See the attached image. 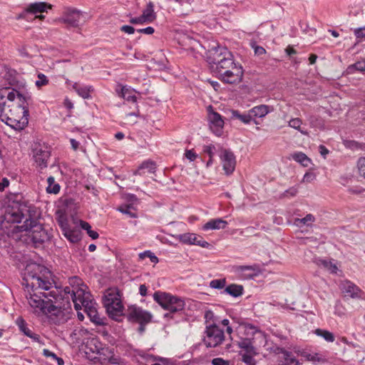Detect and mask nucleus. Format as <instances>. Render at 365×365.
Instances as JSON below:
<instances>
[{
	"mask_svg": "<svg viewBox=\"0 0 365 365\" xmlns=\"http://www.w3.org/2000/svg\"><path fill=\"white\" fill-rule=\"evenodd\" d=\"M356 71L361 72L365 71V59L362 61H359L349 66L348 68H346V73L348 74H352Z\"/></svg>",
	"mask_w": 365,
	"mask_h": 365,
	"instance_id": "37",
	"label": "nucleus"
},
{
	"mask_svg": "<svg viewBox=\"0 0 365 365\" xmlns=\"http://www.w3.org/2000/svg\"><path fill=\"white\" fill-rule=\"evenodd\" d=\"M48 184L46 191L48 193L57 194L60 191V185L58 183H55V179L53 176H50L47 179Z\"/></svg>",
	"mask_w": 365,
	"mask_h": 365,
	"instance_id": "38",
	"label": "nucleus"
},
{
	"mask_svg": "<svg viewBox=\"0 0 365 365\" xmlns=\"http://www.w3.org/2000/svg\"><path fill=\"white\" fill-rule=\"evenodd\" d=\"M228 225L227 222L222 218H217L209 220L202 228L204 230L225 229Z\"/></svg>",
	"mask_w": 365,
	"mask_h": 365,
	"instance_id": "23",
	"label": "nucleus"
},
{
	"mask_svg": "<svg viewBox=\"0 0 365 365\" xmlns=\"http://www.w3.org/2000/svg\"><path fill=\"white\" fill-rule=\"evenodd\" d=\"M238 346L240 348L244 349L246 353L253 354H257L255 347L252 344V340L250 339H242L241 341L238 342Z\"/></svg>",
	"mask_w": 365,
	"mask_h": 365,
	"instance_id": "33",
	"label": "nucleus"
},
{
	"mask_svg": "<svg viewBox=\"0 0 365 365\" xmlns=\"http://www.w3.org/2000/svg\"><path fill=\"white\" fill-rule=\"evenodd\" d=\"M48 273H49V271L46 267L31 262L25 267L24 280L26 282L28 285H31V282L36 281L37 278Z\"/></svg>",
	"mask_w": 365,
	"mask_h": 365,
	"instance_id": "10",
	"label": "nucleus"
},
{
	"mask_svg": "<svg viewBox=\"0 0 365 365\" xmlns=\"http://www.w3.org/2000/svg\"><path fill=\"white\" fill-rule=\"evenodd\" d=\"M225 340L224 331L215 323L206 325L203 336V343L206 347L214 348L220 345Z\"/></svg>",
	"mask_w": 365,
	"mask_h": 365,
	"instance_id": "6",
	"label": "nucleus"
},
{
	"mask_svg": "<svg viewBox=\"0 0 365 365\" xmlns=\"http://www.w3.org/2000/svg\"><path fill=\"white\" fill-rule=\"evenodd\" d=\"M313 363L323 364L327 361L326 356L321 353H314Z\"/></svg>",
	"mask_w": 365,
	"mask_h": 365,
	"instance_id": "52",
	"label": "nucleus"
},
{
	"mask_svg": "<svg viewBox=\"0 0 365 365\" xmlns=\"http://www.w3.org/2000/svg\"><path fill=\"white\" fill-rule=\"evenodd\" d=\"M96 348L97 349V354L103 357V361H106L110 354H113V351H114L113 349L109 348L108 346L98 347L96 346Z\"/></svg>",
	"mask_w": 365,
	"mask_h": 365,
	"instance_id": "41",
	"label": "nucleus"
},
{
	"mask_svg": "<svg viewBox=\"0 0 365 365\" xmlns=\"http://www.w3.org/2000/svg\"><path fill=\"white\" fill-rule=\"evenodd\" d=\"M302 120L299 118H293L289 121V125L290 127L299 130L302 133H304V132L300 130Z\"/></svg>",
	"mask_w": 365,
	"mask_h": 365,
	"instance_id": "51",
	"label": "nucleus"
},
{
	"mask_svg": "<svg viewBox=\"0 0 365 365\" xmlns=\"http://www.w3.org/2000/svg\"><path fill=\"white\" fill-rule=\"evenodd\" d=\"M142 16L148 24L152 23L156 19L157 15L154 11V4L152 1L147 4L145 9L143 11Z\"/></svg>",
	"mask_w": 365,
	"mask_h": 365,
	"instance_id": "25",
	"label": "nucleus"
},
{
	"mask_svg": "<svg viewBox=\"0 0 365 365\" xmlns=\"http://www.w3.org/2000/svg\"><path fill=\"white\" fill-rule=\"evenodd\" d=\"M202 151L207 154L210 158H213L215 153L217 151V149L215 145L210 144L204 145Z\"/></svg>",
	"mask_w": 365,
	"mask_h": 365,
	"instance_id": "44",
	"label": "nucleus"
},
{
	"mask_svg": "<svg viewBox=\"0 0 365 365\" xmlns=\"http://www.w3.org/2000/svg\"><path fill=\"white\" fill-rule=\"evenodd\" d=\"M16 322L21 331L27 336H31V334L32 331L27 327V324L23 318H17Z\"/></svg>",
	"mask_w": 365,
	"mask_h": 365,
	"instance_id": "40",
	"label": "nucleus"
},
{
	"mask_svg": "<svg viewBox=\"0 0 365 365\" xmlns=\"http://www.w3.org/2000/svg\"><path fill=\"white\" fill-rule=\"evenodd\" d=\"M340 288L345 296H349L353 299L361 298L364 294L363 291L358 286L349 280L341 282Z\"/></svg>",
	"mask_w": 365,
	"mask_h": 365,
	"instance_id": "18",
	"label": "nucleus"
},
{
	"mask_svg": "<svg viewBox=\"0 0 365 365\" xmlns=\"http://www.w3.org/2000/svg\"><path fill=\"white\" fill-rule=\"evenodd\" d=\"M37 76H38V80L35 83L36 87L41 88V87L46 86L48 83V78L43 73H38Z\"/></svg>",
	"mask_w": 365,
	"mask_h": 365,
	"instance_id": "47",
	"label": "nucleus"
},
{
	"mask_svg": "<svg viewBox=\"0 0 365 365\" xmlns=\"http://www.w3.org/2000/svg\"><path fill=\"white\" fill-rule=\"evenodd\" d=\"M25 83H21V85L18 87L17 89H14L16 92L17 99L19 101L17 108L21 109V113L23 115L22 120L23 124H28V116L29 115V105L32 102V98L31 95L24 91Z\"/></svg>",
	"mask_w": 365,
	"mask_h": 365,
	"instance_id": "7",
	"label": "nucleus"
},
{
	"mask_svg": "<svg viewBox=\"0 0 365 365\" xmlns=\"http://www.w3.org/2000/svg\"><path fill=\"white\" fill-rule=\"evenodd\" d=\"M357 166L360 175L365 178V157L360 158L358 160Z\"/></svg>",
	"mask_w": 365,
	"mask_h": 365,
	"instance_id": "50",
	"label": "nucleus"
},
{
	"mask_svg": "<svg viewBox=\"0 0 365 365\" xmlns=\"http://www.w3.org/2000/svg\"><path fill=\"white\" fill-rule=\"evenodd\" d=\"M344 145L346 148L350 149L358 150L360 143L355 140H347L345 142Z\"/></svg>",
	"mask_w": 365,
	"mask_h": 365,
	"instance_id": "56",
	"label": "nucleus"
},
{
	"mask_svg": "<svg viewBox=\"0 0 365 365\" xmlns=\"http://www.w3.org/2000/svg\"><path fill=\"white\" fill-rule=\"evenodd\" d=\"M252 120L257 124V122L255 120L256 118H263L269 112V106L266 105H259L255 106L252 109L250 110Z\"/></svg>",
	"mask_w": 365,
	"mask_h": 365,
	"instance_id": "24",
	"label": "nucleus"
},
{
	"mask_svg": "<svg viewBox=\"0 0 365 365\" xmlns=\"http://www.w3.org/2000/svg\"><path fill=\"white\" fill-rule=\"evenodd\" d=\"M81 303L84 308V312L93 324L98 326L106 324L104 322L106 319L101 317L96 309V302L88 300L87 297H83Z\"/></svg>",
	"mask_w": 365,
	"mask_h": 365,
	"instance_id": "11",
	"label": "nucleus"
},
{
	"mask_svg": "<svg viewBox=\"0 0 365 365\" xmlns=\"http://www.w3.org/2000/svg\"><path fill=\"white\" fill-rule=\"evenodd\" d=\"M45 299H42L41 296L36 294H30L27 297L28 302L30 306L34 309H38L43 314H51L56 317V324H63L71 318V308L61 309L53 304L50 299H47L45 293H41Z\"/></svg>",
	"mask_w": 365,
	"mask_h": 365,
	"instance_id": "2",
	"label": "nucleus"
},
{
	"mask_svg": "<svg viewBox=\"0 0 365 365\" xmlns=\"http://www.w3.org/2000/svg\"><path fill=\"white\" fill-rule=\"evenodd\" d=\"M157 166L155 161L147 160L143 161L138 168L134 172V175H144L146 173H154Z\"/></svg>",
	"mask_w": 365,
	"mask_h": 365,
	"instance_id": "21",
	"label": "nucleus"
},
{
	"mask_svg": "<svg viewBox=\"0 0 365 365\" xmlns=\"http://www.w3.org/2000/svg\"><path fill=\"white\" fill-rule=\"evenodd\" d=\"M29 227L23 231L28 232V237L35 247H39L48 241L50 236L43 225L37 222L36 219L31 218L28 222Z\"/></svg>",
	"mask_w": 365,
	"mask_h": 365,
	"instance_id": "5",
	"label": "nucleus"
},
{
	"mask_svg": "<svg viewBox=\"0 0 365 365\" xmlns=\"http://www.w3.org/2000/svg\"><path fill=\"white\" fill-rule=\"evenodd\" d=\"M106 360H108V362L110 364L118 365L120 364V358L114 355L113 351V354H110Z\"/></svg>",
	"mask_w": 365,
	"mask_h": 365,
	"instance_id": "59",
	"label": "nucleus"
},
{
	"mask_svg": "<svg viewBox=\"0 0 365 365\" xmlns=\"http://www.w3.org/2000/svg\"><path fill=\"white\" fill-rule=\"evenodd\" d=\"M323 264L325 267H327L328 269L331 271L332 273H336V270L338 269L336 264L331 263V262L324 261Z\"/></svg>",
	"mask_w": 365,
	"mask_h": 365,
	"instance_id": "60",
	"label": "nucleus"
},
{
	"mask_svg": "<svg viewBox=\"0 0 365 365\" xmlns=\"http://www.w3.org/2000/svg\"><path fill=\"white\" fill-rule=\"evenodd\" d=\"M63 235L72 243H77L81 240V232L78 230H68Z\"/></svg>",
	"mask_w": 365,
	"mask_h": 365,
	"instance_id": "34",
	"label": "nucleus"
},
{
	"mask_svg": "<svg viewBox=\"0 0 365 365\" xmlns=\"http://www.w3.org/2000/svg\"><path fill=\"white\" fill-rule=\"evenodd\" d=\"M185 156L187 159L192 162L195 160L198 155L195 152H194L193 150H186Z\"/></svg>",
	"mask_w": 365,
	"mask_h": 365,
	"instance_id": "55",
	"label": "nucleus"
},
{
	"mask_svg": "<svg viewBox=\"0 0 365 365\" xmlns=\"http://www.w3.org/2000/svg\"><path fill=\"white\" fill-rule=\"evenodd\" d=\"M119 96L125 100L133 103L137 100V97L133 94V91H130L129 88H126L125 86H123L120 88V93Z\"/></svg>",
	"mask_w": 365,
	"mask_h": 365,
	"instance_id": "39",
	"label": "nucleus"
},
{
	"mask_svg": "<svg viewBox=\"0 0 365 365\" xmlns=\"http://www.w3.org/2000/svg\"><path fill=\"white\" fill-rule=\"evenodd\" d=\"M243 73L242 66L238 63L227 70H221L220 73L217 74V76L224 83L236 84L242 81Z\"/></svg>",
	"mask_w": 365,
	"mask_h": 365,
	"instance_id": "8",
	"label": "nucleus"
},
{
	"mask_svg": "<svg viewBox=\"0 0 365 365\" xmlns=\"http://www.w3.org/2000/svg\"><path fill=\"white\" fill-rule=\"evenodd\" d=\"M281 353L283 354L284 357L282 365H299V361L292 352L281 349Z\"/></svg>",
	"mask_w": 365,
	"mask_h": 365,
	"instance_id": "32",
	"label": "nucleus"
},
{
	"mask_svg": "<svg viewBox=\"0 0 365 365\" xmlns=\"http://www.w3.org/2000/svg\"><path fill=\"white\" fill-rule=\"evenodd\" d=\"M126 315L128 321L138 324L150 323L153 318V315L150 312L136 305L128 307Z\"/></svg>",
	"mask_w": 365,
	"mask_h": 365,
	"instance_id": "9",
	"label": "nucleus"
},
{
	"mask_svg": "<svg viewBox=\"0 0 365 365\" xmlns=\"http://www.w3.org/2000/svg\"><path fill=\"white\" fill-rule=\"evenodd\" d=\"M226 284L225 279H213L210 282V287L213 289H221Z\"/></svg>",
	"mask_w": 365,
	"mask_h": 365,
	"instance_id": "45",
	"label": "nucleus"
},
{
	"mask_svg": "<svg viewBox=\"0 0 365 365\" xmlns=\"http://www.w3.org/2000/svg\"><path fill=\"white\" fill-rule=\"evenodd\" d=\"M6 91L7 88L0 89V119L1 121H4L5 119L8 120V113L6 112V101L4 100Z\"/></svg>",
	"mask_w": 365,
	"mask_h": 365,
	"instance_id": "29",
	"label": "nucleus"
},
{
	"mask_svg": "<svg viewBox=\"0 0 365 365\" xmlns=\"http://www.w3.org/2000/svg\"><path fill=\"white\" fill-rule=\"evenodd\" d=\"M21 83H24V82L17 80L16 78H13L12 79L10 80L9 84L11 86H14V88H12V91H9V88H7L6 97L9 101H14L16 98H17L16 92L15 91L14 89L18 90V87L21 85Z\"/></svg>",
	"mask_w": 365,
	"mask_h": 365,
	"instance_id": "30",
	"label": "nucleus"
},
{
	"mask_svg": "<svg viewBox=\"0 0 365 365\" xmlns=\"http://www.w3.org/2000/svg\"><path fill=\"white\" fill-rule=\"evenodd\" d=\"M252 47L254 48L255 55L261 56L266 53V50L262 46L253 44Z\"/></svg>",
	"mask_w": 365,
	"mask_h": 365,
	"instance_id": "61",
	"label": "nucleus"
},
{
	"mask_svg": "<svg viewBox=\"0 0 365 365\" xmlns=\"http://www.w3.org/2000/svg\"><path fill=\"white\" fill-rule=\"evenodd\" d=\"M204 318L205 319V323L207 325H208L210 324H213V323L216 324V322H217V319L215 316V314L211 310L205 311Z\"/></svg>",
	"mask_w": 365,
	"mask_h": 365,
	"instance_id": "46",
	"label": "nucleus"
},
{
	"mask_svg": "<svg viewBox=\"0 0 365 365\" xmlns=\"http://www.w3.org/2000/svg\"><path fill=\"white\" fill-rule=\"evenodd\" d=\"M17 51L19 56L22 58H31L32 57V54L30 53L29 47L26 45L19 46Z\"/></svg>",
	"mask_w": 365,
	"mask_h": 365,
	"instance_id": "43",
	"label": "nucleus"
},
{
	"mask_svg": "<svg viewBox=\"0 0 365 365\" xmlns=\"http://www.w3.org/2000/svg\"><path fill=\"white\" fill-rule=\"evenodd\" d=\"M153 299L164 309L169 311L164 314L165 318L172 317L173 314L182 311L185 307V302L182 298L170 293L155 292L153 294Z\"/></svg>",
	"mask_w": 365,
	"mask_h": 365,
	"instance_id": "3",
	"label": "nucleus"
},
{
	"mask_svg": "<svg viewBox=\"0 0 365 365\" xmlns=\"http://www.w3.org/2000/svg\"><path fill=\"white\" fill-rule=\"evenodd\" d=\"M208 120L211 130L217 136H220L222 133L224 120L220 114L213 110L212 107H208Z\"/></svg>",
	"mask_w": 365,
	"mask_h": 365,
	"instance_id": "15",
	"label": "nucleus"
},
{
	"mask_svg": "<svg viewBox=\"0 0 365 365\" xmlns=\"http://www.w3.org/2000/svg\"><path fill=\"white\" fill-rule=\"evenodd\" d=\"M301 219L302 220V224L307 226H309L313 222L315 221V217L312 214H307L304 217Z\"/></svg>",
	"mask_w": 365,
	"mask_h": 365,
	"instance_id": "53",
	"label": "nucleus"
},
{
	"mask_svg": "<svg viewBox=\"0 0 365 365\" xmlns=\"http://www.w3.org/2000/svg\"><path fill=\"white\" fill-rule=\"evenodd\" d=\"M222 51L225 52V55L220 60H217V63L214 64L215 68L212 66L216 75L220 73L221 70H227L237 64L235 62L232 54L227 48H222Z\"/></svg>",
	"mask_w": 365,
	"mask_h": 365,
	"instance_id": "17",
	"label": "nucleus"
},
{
	"mask_svg": "<svg viewBox=\"0 0 365 365\" xmlns=\"http://www.w3.org/2000/svg\"><path fill=\"white\" fill-rule=\"evenodd\" d=\"M220 158L221 159L223 170L226 175H230L235 169L236 160L234 153L228 149L219 148Z\"/></svg>",
	"mask_w": 365,
	"mask_h": 365,
	"instance_id": "13",
	"label": "nucleus"
},
{
	"mask_svg": "<svg viewBox=\"0 0 365 365\" xmlns=\"http://www.w3.org/2000/svg\"><path fill=\"white\" fill-rule=\"evenodd\" d=\"M63 22L68 27H78L84 21L83 14L76 9H68L63 15Z\"/></svg>",
	"mask_w": 365,
	"mask_h": 365,
	"instance_id": "14",
	"label": "nucleus"
},
{
	"mask_svg": "<svg viewBox=\"0 0 365 365\" xmlns=\"http://www.w3.org/2000/svg\"><path fill=\"white\" fill-rule=\"evenodd\" d=\"M51 9V5L46 2H34L29 4L24 9L22 15L27 19L29 15H35L36 19H43L44 16L42 14L43 12H47V10Z\"/></svg>",
	"mask_w": 365,
	"mask_h": 365,
	"instance_id": "12",
	"label": "nucleus"
},
{
	"mask_svg": "<svg viewBox=\"0 0 365 365\" xmlns=\"http://www.w3.org/2000/svg\"><path fill=\"white\" fill-rule=\"evenodd\" d=\"M314 334L320 337H322L327 342H334L335 340L334 334L326 329H317L314 330Z\"/></svg>",
	"mask_w": 365,
	"mask_h": 365,
	"instance_id": "36",
	"label": "nucleus"
},
{
	"mask_svg": "<svg viewBox=\"0 0 365 365\" xmlns=\"http://www.w3.org/2000/svg\"><path fill=\"white\" fill-rule=\"evenodd\" d=\"M292 159L300 163L304 167H308L311 163V159L309 158L304 153L297 152L292 155Z\"/></svg>",
	"mask_w": 365,
	"mask_h": 365,
	"instance_id": "35",
	"label": "nucleus"
},
{
	"mask_svg": "<svg viewBox=\"0 0 365 365\" xmlns=\"http://www.w3.org/2000/svg\"><path fill=\"white\" fill-rule=\"evenodd\" d=\"M133 208V205H122L118 207V210L120 212L128 215L131 218H136L138 217L137 214L134 212H132L130 210Z\"/></svg>",
	"mask_w": 365,
	"mask_h": 365,
	"instance_id": "42",
	"label": "nucleus"
},
{
	"mask_svg": "<svg viewBox=\"0 0 365 365\" xmlns=\"http://www.w3.org/2000/svg\"><path fill=\"white\" fill-rule=\"evenodd\" d=\"M137 31L140 34L150 35L154 33L155 29L152 26H148L145 29H137Z\"/></svg>",
	"mask_w": 365,
	"mask_h": 365,
	"instance_id": "63",
	"label": "nucleus"
},
{
	"mask_svg": "<svg viewBox=\"0 0 365 365\" xmlns=\"http://www.w3.org/2000/svg\"><path fill=\"white\" fill-rule=\"evenodd\" d=\"M129 22L132 24H143L145 23H147V21L145 20L142 15L138 17L130 18Z\"/></svg>",
	"mask_w": 365,
	"mask_h": 365,
	"instance_id": "58",
	"label": "nucleus"
},
{
	"mask_svg": "<svg viewBox=\"0 0 365 365\" xmlns=\"http://www.w3.org/2000/svg\"><path fill=\"white\" fill-rule=\"evenodd\" d=\"M120 30L128 34H133L135 29L132 26L123 25L120 27Z\"/></svg>",
	"mask_w": 365,
	"mask_h": 365,
	"instance_id": "62",
	"label": "nucleus"
},
{
	"mask_svg": "<svg viewBox=\"0 0 365 365\" xmlns=\"http://www.w3.org/2000/svg\"><path fill=\"white\" fill-rule=\"evenodd\" d=\"M356 38H365V26L354 30Z\"/></svg>",
	"mask_w": 365,
	"mask_h": 365,
	"instance_id": "54",
	"label": "nucleus"
},
{
	"mask_svg": "<svg viewBox=\"0 0 365 365\" xmlns=\"http://www.w3.org/2000/svg\"><path fill=\"white\" fill-rule=\"evenodd\" d=\"M222 48L225 47H221L217 46H213L208 49L206 53L207 61L210 64H215L217 63V60H220L222 56L225 55V52L222 51Z\"/></svg>",
	"mask_w": 365,
	"mask_h": 365,
	"instance_id": "20",
	"label": "nucleus"
},
{
	"mask_svg": "<svg viewBox=\"0 0 365 365\" xmlns=\"http://www.w3.org/2000/svg\"><path fill=\"white\" fill-rule=\"evenodd\" d=\"M31 205L21 195H16L14 200L0 212V239L5 236L14 237L18 232L29 227L31 218Z\"/></svg>",
	"mask_w": 365,
	"mask_h": 365,
	"instance_id": "1",
	"label": "nucleus"
},
{
	"mask_svg": "<svg viewBox=\"0 0 365 365\" xmlns=\"http://www.w3.org/2000/svg\"><path fill=\"white\" fill-rule=\"evenodd\" d=\"M231 118L240 120L241 122L245 124H249L252 120L250 110L247 113H240V112L237 110H231Z\"/></svg>",
	"mask_w": 365,
	"mask_h": 365,
	"instance_id": "31",
	"label": "nucleus"
},
{
	"mask_svg": "<svg viewBox=\"0 0 365 365\" xmlns=\"http://www.w3.org/2000/svg\"><path fill=\"white\" fill-rule=\"evenodd\" d=\"M258 267L257 265H237L232 267L233 272L236 274L241 275L244 274L245 277H252L255 274L254 273H246L247 272H256L257 270Z\"/></svg>",
	"mask_w": 365,
	"mask_h": 365,
	"instance_id": "22",
	"label": "nucleus"
},
{
	"mask_svg": "<svg viewBox=\"0 0 365 365\" xmlns=\"http://www.w3.org/2000/svg\"><path fill=\"white\" fill-rule=\"evenodd\" d=\"M253 354L245 353L242 355V361L247 365H255L256 361L253 358Z\"/></svg>",
	"mask_w": 365,
	"mask_h": 365,
	"instance_id": "48",
	"label": "nucleus"
},
{
	"mask_svg": "<svg viewBox=\"0 0 365 365\" xmlns=\"http://www.w3.org/2000/svg\"><path fill=\"white\" fill-rule=\"evenodd\" d=\"M103 303L108 315L113 319L123 315V305L117 288H110L106 291L103 297Z\"/></svg>",
	"mask_w": 365,
	"mask_h": 365,
	"instance_id": "4",
	"label": "nucleus"
},
{
	"mask_svg": "<svg viewBox=\"0 0 365 365\" xmlns=\"http://www.w3.org/2000/svg\"><path fill=\"white\" fill-rule=\"evenodd\" d=\"M244 288L242 285L231 284L225 287L222 293L227 294L233 297H238L242 295Z\"/></svg>",
	"mask_w": 365,
	"mask_h": 365,
	"instance_id": "27",
	"label": "nucleus"
},
{
	"mask_svg": "<svg viewBox=\"0 0 365 365\" xmlns=\"http://www.w3.org/2000/svg\"><path fill=\"white\" fill-rule=\"evenodd\" d=\"M58 223L63 231V234L71 229L66 217H61L58 220Z\"/></svg>",
	"mask_w": 365,
	"mask_h": 365,
	"instance_id": "49",
	"label": "nucleus"
},
{
	"mask_svg": "<svg viewBox=\"0 0 365 365\" xmlns=\"http://www.w3.org/2000/svg\"><path fill=\"white\" fill-rule=\"evenodd\" d=\"M73 88L75 91L83 98L88 99L91 96V92L93 91V88L91 86H81L77 83L73 85Z\"/></svg>",
	"mask_w": 365,
	"mask_h": 365,
	"instance_id": "26",
	"label": "nucleus"
},
{
	"mask_svg": "<svg viewBox=\"0 0 365 365\" xmlns=\"http://www.w3.org/2000/svg\"><path fill=\"white\" fill-rule=\"evenodd\" d=\"M34 158L40 169H44L48 166L47 160L51 156V150L46 145L36 147L34 150Z\"/></svg>",
	"mask_w": 365,
	"mask_h": 365,
	"instance_id": "16",
	"label": "nucleus"
},
{
	"mask_svg": "<svg viewBox=\"0 0 365 365\" xmlns=\"http://www.w3.org/2000/svg\"><path fill=\"white\" fill-rule=\"evenodd\" d=\"M315 178V175L313 173L307 172L305 173L303 178L304 182H312Z\"/></svg>",
	"mask_w": 365,
	"mask_h": 365,
	"instance_id": "64",
	"label": "nucleus"
},
{
	"mask_svg": "<svg viewBox=\"0 0 365 365\" xmlns=\"http://www.w3.org/2000/svg\"><path fill=\"white\" fill-rule=\"evenodd\" d=\"M212 365H230V361L222 358H215L212 360Z\"/></svg>",
	"mask_w": 365,
	"mask_h": 365,
	"instance_id": "57",
	"label": "nucleus"
},
{
	"mask_svg": "<svg viewBox=\"0 0 365 365\" xmlns=\"http://www.w3.org/2000/svg\"><path fill=\"white\" fill-rule=\"evenodd\" d=\"M51 286V283L45 279V275L41 276L37 278L36 281L31 282V287L32 289H41L44 290H48Z\"/></svg>",
	"mask_w": 365,
	"mask_h": 365,
	"instance_id": "28",
	"label": "nucleus"
},
{
	"mask_svg": "<svg viewBox=\"0 0 365 365\" xmlns=\"http://www.w3.org/2000/svg\"><path fill=\"white\" fill-rule=\"evenodd\" d=\"M182 242L190 245H195L202 247H207L210 244L205 241L203 238L194 233H185L180 236Z\"/></svg>",
	"mask_w": 365,
	"mask_h": 365,
	"instance_id": "19",
	"label": "nucleus"
}]
</instances>
